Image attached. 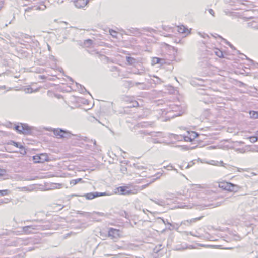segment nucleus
<instances>
[{
  "mask_svg": "<svg viewBox=\"0 0 258 258\" xmlns=\"http://www.w3.org/2000/svg\"><path fill=\"white\" fill-rule=\"evenodd\" d=\"M219 187L231 192H237L240 188L238 185L227 182L221 183L219 184Z\"/></svg>",
  "mask_w": 258,
  "mask_h": 258,
  "instance_id": "f257e3e1",
  "label": "nucleus"
},
{
  "mask_svg": "<svg viewBox=\"0 0 258 258\" xmlns=\"http://www.w3.org/2000/svg\"><path fill=\"white\" fill-rule=\"evenodd\" d=\"M14 128L20 134L28 135L30 134L31 132V127L26 124L20 123L17 125H15Z\"/></svg>",
  "mask_w": 258,
  "mask_h": 258,
  "instance_id": "f03ea898",
  "label": "nucleus"
},
{
  "mask_svg": "<svg viewBox=\"0 0 258 258\" xmlns=\"http://www.w3.org/2000/svg\"><path fill=\"white\" fill-rule=\"evenodd\" d=\"M54 134L56 136H58L59 138H70L72 134L68 131L63 129H54L53 130Z\"/></svg>",
  "mask_w": 258,
  "mask_h": 258,
  "instance_id": "7ed1b4c3",
  "label": "nucleus"
},
{
  "mask_svg": "<svg viewBox=\"0 0 258 258\" xmlns=\"http://www.w3.org/2000/svg\"><path fill=\"white\" fill-rule=\"evenodd\" d=\"M117 190L121 195H126L131 194H136L137 191L135 189H131L130 186H123L117 188Z\"/></svg>",
  "mask_w": 258,
  "mask_h": 258,
  "instance_id": "20e7f679",
  "label": "nucleus"
},
{
  "mask_svg": "<svg viewBox=\"0 0 258 258\" xmlns=\"http://www.w3.org/2000/svg\"><path fill=\"white\" fill-rule=\"evenodd\" d=\"M33 160L35 163H43L48 161V156L46 153H42L33 156Z\"/></svg>",
  "mask_w": 258,
  "mask_h": 258,
  "instance_id": "39448f33",
  "label": "nucleus"
},
{
  "mask_svg": "<svg viewBox=\"0 0 258 258\" xmlns=\"http://www.w3.org/2000/svg\"><path fill=\"white\" fill-rule=\"evenodd\" d=\"M42 229L41 226L29 225L22 227V232L25 234L33 233V231L35 230Z\"/></svg>",
  "mask_w": 258,
  "mask_h": 258,
  "instance_id": "423d86ee",
  "label": "nucleus"
},
{
  "mask_svg": "<svg viewBox=\"0 0 258 258\" xmlns=\"http://www.w3.org/2000/svg\"><path fill=\"white\" fill-rule=\"evenodd\" d=\"M106 195L105 192H90L86 194H85L83 197H85L87 200H92L95 198L103 196Z\"/></svg>",
  "mask_w": 258,
  "mask_h": 258,
  "instance_id": "0eeeda50",
  "label": "nucleus"
},
{
  "mask_svg": "<svg viewBox=\"0 0 258 258\" xmlns=\"http://www.w3.org/2000/svg\"><path fill=\"white\" fill-rule=\"evenodd\" d=\"M119 230L111 228L108 231V236L112 239L117 238L119 236Z\"/></svg>",
  "mask_w": 258,
  "mask_h": 258,
  "instance_id": "6e6552de",
  "label": "nucleus"
},
{
  "mask_svg": "<svg viewBox=\"0 0 258 258\" xmlns=\"http://www.w3.org/2000/svg\"><path fill=\"white\" fill-rule=\"evenodd\" d=\"M89 0H75L73 3L77 8H83L89 3Z\"/></svg>",
  "mask_w": 258,
  "mask_h": 258,
  "instance_id": "1a4fd4ad",
  "label": "nucleus"
},
{
  "mask_svg": "<svg viewBox=\"0 0 258 258\" xmlns=\"http://www.w3.org/2000/svg\"><path fill=\"white\" fill-rule=\"evenodd\" d=\"M9 144L13 145L17 148H19L21 150V154L23 155H25L26 154V151L25 150L24 147L22 145H21L20 143L11 140L9 142Z\"/></svg>",
  "mask_w": 258,
  "mask_h": 258,
  "instance_id": "9d476101",
  "label": "nucleus"
},
{
  "mask_svg": "<svg viewBox=\"0 0 258 258\" xmlns=\"http://www.w3.org/2000/svg\"><path fill=\"white\" fill-rule=\"evenodd\" d=\"M203 216H201L199 217H197V218L191 219L190 220H187L183 221L181 222L180 226H182V225H185V226H190L192 223H195V222L201 220L203 218Z\"/></svg>",
  "mask_w": 258,
  "mask_h": 258,
  "instance_id": "9b49d317",
  "label": "nucleus"
},
{
  "mask_svg": "<svg viewBox=\"0 0 258 258\" xmlns=\"http://www.w3.org/2000/svg\"><path fill=\"white\" fill-rule=\"evenodd\" d=\"M34 8H35V10H38L39 9V7H28L27 8L25 9V13H24V16L25 18H26V16L28 17L30 15L28 14L27 13L30 11H31Z\"/></svg>",
  "mask_w": 258,
  "mask_h": 258,
  "instance_id": "f8f14e48",
  "label": "nucleus"
},
{
  "mask_svg": "<svg viewBox=\"0 0 258 258\" xmlns=\"http://www.w3.org/2000/svg\"><path fill=\"white\" fill-rule=\"evenodd\" d=\"M164 60L161 58L158 57H154L152 60V64H162Z\"/></svg>",
  "mask_w": 258,
  "mask_h": 258,
  "instance_id": "ddd939ff",
  "label": "nucleus"
},
{
  "mask_svg": "<svg viewBox=\"0 0 258 258\" xmlns=\"http://www.w3.org/2000/svg\"><path fill=\"white\" fill-rule=\"evenodd\" d=\"M213 51H214V52L215 54V55H216L219 57H220V58H223L224 57L222 51H221L220 50H219V49L215 48L213 50Z\"/></svg>",
  "mask_w": 258,
  "mask_h": 258,
  "instance_id": "4468645a",
  "label": "nucleus"
},
{
  "mask_svg": "<svg viewBox=\"0 0 258 258\" xmlns=\"http://www.w3.org/2000/svg\"><path fill=\"white\" fill-rule=\"evenodd\" d=\"M250 117L252 119L258 118V111H249Z\"/></svg>",
  "mask_w": 258,
  "mask_h": 258,
  "instance_id": "2eb2a0df",
  "label": "nucleus"
},
{
  "mask_svg": "<svg viewBox=\"0 0 258 258\" xmlns=\"http://www.w3.org/2000/svg\"><path fill=\"white\" fill-rule=\"evenodd\" d=\"M187 29L183 25L178 27V31L180 33H184Z\"/></svg>",
  "mask_w": 258,
  "mask_h": 258,
  "instance_id": "dca6fc26",
  "label": "nucleus"
},
{
  "mask_svg": "<svg viewBox=\"0 0 258 258\" xmlns=\"http://www.w3.org/2000/svg\"><path fill=\"white\" fill-rule=\"evenodd\" d=\"M92 43H93V41L91 39H89L84 40V45L85 47H88L90 46H91L92 44Z\"/></svg>",
  "mask_w": 258,
  "mask_h": 258,
  "instance_id": "f3484780",
  "label": "nucleus"
},
{
  "mask_svg": "<svg viewBox=\"0 0 258 258\" xmlns=\"http://www.w3.org/2000/svg\"><path fill=\"white\" fill-rule=\"evenodd\" d=\"M189 136L194 140L196 138L199 136V134L196 132L192 131L191 133H189Z\"/></svg>",
  "mask_w": 258,
  "mask_h": 258,
  "instance_id": "a211bd4d",
  "label": "nucleus"
},
{
  "mask_svg": "<svg viewBox=\"0 0 258 258\" xmlns=\"http://www.w3.org/2000/svg\"><path fill=\"white\" fill-rule=\"evenodd\" d=\"M62 184L59 183H53L51 185V188L52 189H59L61 188Z\"/></svg>",
  "mask_w": 258,
  "mask_h": 258,
  "instance_id": "6ab92c4d",
  "label": "nucleus"
},
{
  "mask_svg": "<svg viewBox=\"0 0 258 258\" xmlns=\"http://www.w3.org/2000/svg\"><path fill=\"white\" fill-rule=\"evenodd\" d=\"M126 61L129 64H133L135 62V59L131 57H126Z\"/></svg>",
  "mask_w": 258,
  "mask_h": 258,
  "instance_id": "aec40b11",
  "label": "nucleus"
},
{
  "mask_svg": "<svg viewBox=\"0 0 258 258\" xmlns=\"http://www.w3.org/2000/svg\"><path fill=\"white\" fill-rule=\"evenodd\" d=\"M150 200L159 205H162L164 204V201L162 200H155L152 199H150Z\"/></svg>",
  "mask_w": 258,
  "mask_h": 258,
  "instance_id": "412c9836",
  "label": "nucleus"
},
{
  "mask_svg": "<svg viewBox=\"0 0 258 258\" xmlns=\"http://www.w3.org/2000/svg\"><path fill=\"white\" fill-rule=\"evenodd\" d=\"M249 139L251 143H255L257 141L258 137L257 136H251Z\"/></svg>",
  "mask_w": 258,
  "mask_h": 258,
  "instance_id": "4be33fe9",
  "label": "nucleus"
},
{
  "mask_svg": "<svg viewBox=\"0 0 258 258\" xmlns=\"http://www.w3.org/2000/svg\"><path fill=\"white\" fill-rule=\"evenodd\" d=\"M161 175H162V174H161L160 173H157L156 175H155L154 176V177H155L153 179V180L150 182V183L153 182L156 179H158L161 176Z\"/></svg>",
  "mask_w": 258,
  "mask_h": 258,
  "instance_id": "5701e85b",
  "label": "nucleus"
},
{
  "mask_svg": "<svg viewBox=\"0 0 258 258\" xmlns=\"http://www.w3.org/2000/svg\"><path fill=\"white\" fill-rule=\"evenodd\" d=\"M9 191L7 189L0 190V194L2 196H5L8 195Z\"/></svg>",
  "mask_w": 258,
  "mask_h": 258,
  "instance_id": "b1692460",
  "label": "nucleus"
},
{
  "mask_svg": "<svg viewBox=\"0 0 258 258\" xmlns=\"http://www.w3.org/2000/svg\"><path fill=\"white\" fill-rule=\"evenodd\" d=\"M184 139L186 142H192L193 141L189 136H185Z\"/></svg>",
  "mask_w": 258,
  "mask_h": 258,
  "instance_id": "393cba45",
  "label": "nucleus"
},
{
  "mask_svg": "<svg viewBox=\"0 0 258 258\" xmlns=\"http://www.w3.org/2000/svg\"><path fill=\"white\" fill-rule=\"evenodd\" d=\"M70 183L71 185H72V186H74L77 184H78L77 183V179H73V180H71L70 181Z\"/></svg>",
  "mask_w": 258,
  "mask_h": 258,
  "instance_id": "a878e982",
  "label": "nucleus"
},
{
  "mask_svg": "<svg viewBox=\"0 0 258 258\" xmlns=\"http://www.w3.org/2000/svg\"><path fill=\"white\" fill-rule=\"evenodd\" d=\"M198 34L201 37H203V38H206L207 37H209V36L207 34H205V33L202 34L200 32H199Z\"/></svg>",
  "mask_w": 258,
  "mask_h": 258,
  "instance_id": "bb28decb",
  "label": "nucleus"
},
{
  "mask_svg": "<svg viewBox=\"0 0 258 258\" xmlns=\"http://www.w3.org/2000/svg\"><path fill=\"white\" fill-rule=\"evenodd\" d=\"M6 171L5 169H0V177L3 176L6 173Z\"/></svg>",
  "mask_w": 258,
  "mask_h": 258,
  "instance_id": "cd10ccee",
  "label": "nucleus"
},
{
  "mask_svg": "<svg viewBox=\"0 0 258 258\" xmlns=\"http://www.w3.org/2000/svg\"><path fill=\"white\" fill-rule=\"evenodd\" d=\"M33 92L32 88H28L25 89V92L27 93H32Z\"/></svg>",
  "mask_w": 258,
  "mask_h": 258,
  "instance_id": "c85d7f7f",
  "label": "nucleus"
},
{
  "mask_svg": "<svg viewBox=\"0 0 258 258\" xmlns=\"http://www.w3.org/2000/svg\"><path fill=\"white\" fill-rule=\"evenodd\" d=\"M208 11L210 14H211L213 16H214V11L212 9H209Z\"/></svg>",
  "mask_w": 258,
  "mask_h": 258,
  "instance_id": "c756f323",
  "label": "nucleus"
},
{
  "mask_svg": "<svg viewBox=\"0 0 258 258\" xmlns=\"http://www.w3.org/2000/svg\"><path fill=\"white\" fill-rule=\"evenodd\" d=\"M57 207H58V209L59 210H61L64 207L63 206H61V205H56L54 208Z\"/></svg>",
  "mask_w": 258,
  "mask_h": 258,
  "instance_id": "7c9ffc66",
  "label": "nucleus"
},
{
  "mask_svg": "<svg viewBox=\"0 0 258 258\" xmlns=\"http://www.w3.org/2000/svg\"><path fill=\"white\" fill-rule=\"evenodd\" d=\"M181 148L182 150H187L189 149V148L187 146H181Z\"/></svg>",
  "mask_w": 258,
  "mask_h": 258,
  "instance_id": "2f4dec72",
  "label": "nucleus"
},
{
  "mask_svg": "<svg viewBox=\"0 0 258 258\" xmlns=\"http://www.w3.org/2000/svg\"><path fill=\"white\" fill-rule=\"evenodd\" d=\"M77 179V183H80V182H81V183H83L84 182V181H83V179L82 178H78V179Z\"/></svg>",
  "mask_w": 258,
  "mask_h": 258,
  "instance_id": "473e14b6",
  "label": "nucleus"
},
{
  "mask_svg": "<svg viewBox=\"0 0 258 258\" xmlns=\"http://www.w3.org/2000/svg\"><path fill=\"white\" fill-rule=\"evenodd\" d=\"M112 32L113 33V34L111 33V35L113 37H116V35H115V34H116V33H116V31H113V30H112Z\"/></svg>",
  "mask_w": 258,
  "mask_h": 258,
  "instance_id": "72a5a7b5",
  "label": "nucleus"
},
{
  "mask_svg": "<svg viewBox=\"0 0 258 258\" xmlns=\"http://www.w3.org/2000/svg\"><path fill=\"white\" fill-rule=\"evenodd\" d=\"M78 213L80 214H82V215H86L87 214V213H86V212H82V211H78Z\"/></svg>",
  "mask_w": 258,
  "mask_h": 258,
  "instance_id": "f704fd0d",
  "label": "nucleus"
},
{
  "mask_svg": "<svg viewBox=\"0 0 258 258\" xmlns=\"http://www.w3.org/2000/svg\"><path fill=\"white\" fill-rule=\"evenodd\" d=\"M226 43L227 44H228V45L231 48H234V46L231 44H230L229 42H227L226 41Z\"/></svg>",
  "mask_w": 258,
  "mask_h": 258,
  "instance_id": "c9c22d12",
  "label": "nucleus"
},
{
  "mask_svg": "<svg viewBox=\"0 0 258 258\" xmlns=\"http://www.w3.org/2000/svg\"><path fill=\"white\" fill-rule=\"evenodd\" d=\"M139 84H144L143 83L135 82L133 85L138 86Z\"/></svg>",
  "mask_w": 258,
  "mask_h": 258,
  "instance_id": "e433bc0d",
  "label": "nucleus"
},
{
  "mask_svg": "<svg viewBox=\"0 0 258 258\" xmlns=\"http://www.w3.org/2000/svg\"><path fill=\"white\" fill-rule=\"evenodd\" d=\"M244 56L247 59H248V60H249L250 62H253V61L249 58H248L246 56L244 55Z\"/></svg>",
  "mask_w": 258,
  "mask_h": 258,
  "instance_id": "4c0bfd02",
  "label": "nucleus"
},
{
  "mask_svg": "<svg viewBox=\"0 0 258 258\" xmlns=\"http://www.w3.org/2000/svg\"><path fill=\"white\" fill-rule=\"evenodd\" d=\"M97 214L99 215V216H103L104 215V214L103 213H100V212H97Z\"/></svg>",
  "mask_w": 258,
  "mask_h": 258,
  "instance_id": "58836bf2",
  "label": "nucleus"
},
{
  "mask_svg": "<svg viewBox=\"0 0 258 258\" xmlns=\"http://www.w3.org/2000/svg\"><path fill=\"white\" fill-rule=\"evenodd\" d=\"M92 142H93V143L94 145H96V141L95 140H94L93 141L92 140Z\"/></svg>",
  "mask_w": 258,
  "mask_h": 258,
  "instance_id": "ea45409f",
  "label": "nucleus"
},
{
  "mask_svg": "<svg viewBox=\"0 0 258 258\" xmlns=\"http://www.w3.org/2000/svg\"><path fill=\"white\" fill-rule=\"evenodd\" d=\"M48 46V49L49 51H51V47L49 45H47Z\"/></svg>",
  "mask_w": 258,
  "mask_h": 258,
  "instance_id": "a19ab883",
  "label": "nucleus"
},
{
  "mask_svg": "<svg viewBox=\"0 0 258 258\" xmlns=\"http://www.w3.org/2000/svg\"><path fill=\"white\" fill-rule=\"evenodd\" d=\"M190 167V165H189V164L187 165V166L186 167V168H188Z\"/></svg>",
  "mask_w": 258,
  "mask_h": 258,
  "instance_id": "79ce46f5",
  "label": "nucleus"
},
{
  "mask_svg": "<svg viewBox=\"0 0 258 258\" xmlns=\"http://www.w3.org/2000/svg\"><path fill=\"white\" fill-rule=\"evenodd\" d=\"M33 249H34L33 248H29V251H31L32 250H33Z\"/></svg>",
  "mask_w": 258,
  "mask_h": 258,
  "instance_id": "37998d69",
  "label": "nucleus"
},
{
  "mask_svg": "<svg viewBox=\"0 0 258 258\" xmlns=\"http://www.w3.org/2000/svg\"><path fill=\"white\" fill-rule=\"evenodd\" d=\"M73 196L78 197V196H79V195H76V194H74V195H73Z\"/></svg>",
  "mask_w": 258,
  "mask_h": 258,
  "instance_id": "c03bdc74",
  "label": "nucleus"
},
{
  "mask_svg": "<svg viewBox=\"0 0 258 258\" xmlns=\"http://www.w3.org/2000/svg\"><path fill=\"white\" fill-rule=\"evenodd\" d=\"M148 185V184L145 185L144 186V187H146Z\"/></svg>",
  "mask_w": 258,
  "mask_h": 258,
  "instance_id": "a18cd8bd",
  "label": "nucleus"
},
{
  "mask_svg": "<svg viewBox=\"0 0 258 258\" xmlns=\"http://www.w3.org/2000/svg\"><path fill=\"white\" fill-rule=\"evenodd\" d=\"M162 221H163V222L164 223H165V221H164V220L163 219H162Z\"/></svg>",
  "mask_w": 258,
  "mask_h": 258,
  "instance_id": "49530a36",
  "label": "nucleus"
},
{
  "mask_svg": "<svg viewBox=\"0 0 258 258\" xmlns=\"http://www.w3.org/2000/svg\"><path fill=\"white\" fill-rule=\"evenodd\" d=\"M124 170H126V168H124Z\"/></svg>",
  "mask_w": 258,
  "mask_h": 258,
  "instance_id": "de8ad7c7",
  "label": "nucleus"
},
{
  "mask_svg": "<svg viewBox=\"0 0 258 258\" xmlns=\"http://www.w3.org/2000/svg\"><path fill=\"white\" fill-rule=\"evenodd\" d=\"M34 221H38V220H34Z\"/></svg>",
  "mask_w": 258,
  "mask_h": 258,
  "instance_id": "09e8293b",
  "label": "nucleus"
},
{
  "mask_svg": "<svg viewBox=\"0 0 258 258\" xmlns=\"http://www.w3.org/2000/svg\"><path fill=\"white\" fill-rule=\"evenodd\" d=\"M257 134L258 135V131L257 132Z\"/></svg>",
  "mask_w": 258,
  "mask_h": 258,
  "instance_id": "8fccbe9b",
  "label": "nucleus"
}]
</instances>
